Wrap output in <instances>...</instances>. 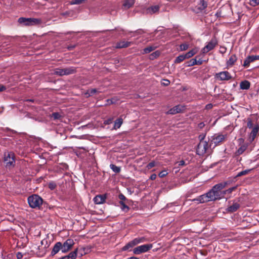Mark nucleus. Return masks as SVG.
I'll list each match as a JSON object with an SVG mask.
<instances>
[{"label":"nucleus","mask_w":259,"mask_h":259,"mask_svg":"<svg viewBox=\"0 0 259 259\" xmlns=\"http://www.w3.org/2000/svg\"><path fill=\"white\" fill-rule=\"evenodd\" d=\"M205 124L203 122H201L198 124V127L200 129L203 128Z\"/></svg>","instance_id":"obj_54"},{"label":"nucleus","mask_w":259,"mask_h":259,"mask_svg":"<svg viewBox=\"0 0 259 259\" xmlns=\"http://www.w3.org/2000/svg\"><path fill=\"white\" fill-rule=\"evenodd\" d=\"M6 90V87L3 85V84H0V92H3L4 91H5Z\"/></svg>","instance_id":"obj_53"},{"label":"nucleus","mask_w":259,"mask_h":259,"mask_svg":"<svg viewBox=\"0 0 259 259\" xmlns=\"http://www.w3.org/2000/svg\"><path fill=\"white\" fill-rule=\"evenodd\" d=\"M250 83L249 81L245 80L240 83V88L242 90H248L250 88Z\"/></svg>","instance_id":"obj_25"},{"label":"nucleus","mask_w":259,"mask_h":259,"mask_svg":"<svg viewBox=\"0 0 259 259\" xmlns=\"http://www.w3.org/2000/svg\"><path fill=\"white\" fill-rule=\"evenodd\" d=\"M240 141H243L242 139H239Z\"/></svg>","instance_id":"obj_62"},{"label":"nucleus","mask_w":259,"mask_h":259,"mask_svg":"<svg viewBox=\"0 0 259 259\" xmlns=\"http://www.w3.org/2000/svg\"><path fill=\"white\" fill-rule=\"evenodd\" d=\"M147 240L146 238L144 237H142L141 238H137L133 240V241L134 242V245H136L138 244H139L140 243H143L145 242Z\"/></svg>","instance_id":"obj_29"},{"label":"nucleus","mask_w":259,"mask_h":259,"mask_svg":"<svg viewBox=\"0 0 259 259\" xmlns=\"http://www.w3.org/2000/svg\"><path fill=\"white\" fill-rule=\"evenodd\" d=\"M135 3V0H124L122 4V8L127 10L132 7Z\"/></svg>","instance_id":"obj_19"},{"label":"nucleus","mask_w":259,"mask_h":259,"mask_svg":"<svg viewBox=\"0 0 259 259\" xmlns=\"http://www.w3.org/2000/svg\"><path fill=\"white\" fill-rule=\"evenodd\" d=\"M199 57L198 56L195 57V58L191 59L190 60L186 62L187 67H191L196 65V58Z\"/></svg>","instance_id":"obj_31"},{"label":"nucleus","mask_w":259,"mask_h":259,"mask_svg":"<svg viewBox=\"0 0 259 259\" xmlns=\"http://www.w3.org/2000/svg\"><path fill=\"white\" fill-rule=\"evenodd\" d=\"M205 137V135H199V139H200V140H203L204 138Z\"/></svg>","instance_id":"obj_58"},{"label":"nucleus","mask_w":259,"mask_h":259,"mask_svg":"<svg viewBox=\"0 0 259 259\" xmlns=\"http://www.w3.org/2000/svg\"><path fill=\"white\" fill-rule=\"evenodd\" d=\"M185 59H186L185 58L184 54L180 55L179 56H178L177 57H176V58L174 60V63L175 64H179V63H181L182 62H183Z\"/></svg>","instance_id":"obj_32"},{"label":"nucleus","mask_w":259,"mask_h":259,"mask_svg":"<svg viewBox=\"0 0 259 259\" xmlns=\"http://www.w3.org/2000/svg\"><path fill=\"white\" fill-rule=\"evenodd\" d=\"M258 132V127H254L253 128L252 131L250 133L249 140L250 142H252L254 140V138L256 136L257 133Z\"/></svg>","instance_id":"obj_27"},{"label":"nucleus","mask_w":259,"mask_h":259,"mask_svg":"<svg viewBox=\"0 0 259 259\" xmlns=\"http://www.w3.org/2000/svg\"><path fill=\"white\" fill-rule=\"evenodd\" d=\"M211 106H212V105H211V104H208V105H206V107H207V108H210Z\"/></svg>","instance_id":"obj_61"},{"label":"nucleus","mask_w":259,"mask_h":259,"mask_svg":"<svg viewBox=\"0 0 259 259\" xmlns=\"http://www.w3.org/2000/svg\"><path fill=\"white\" fill-rule=\"evenodd\" d=\"M74 244V242L72 239H67L64 243L62 244V252L63 253H66L68 252L70 249H71L73 245Z\"/></svg>","instance_id":"obj_11"},{"label":"nucleus","mask_w":259,"mask_h":259,"mask_svg":"<svg viewBox=\"0 0 259 259\" xmlns=\"http://www.w3.org/2000/svg\"><path fill=\"white\" fill-rule=\"evenodd\" d=\"M48 187L51 190H55L56 188L57 184H56L55 182H54L53 181H51V182L49 183V184H48Z\"/></svg>","instance_id":"obj_40"},{"label":"nucleus","mask_w":259,"mask_h":259,"mask_svg":"<svg viewBox=\"0 0 259 259\" xmlns=\"http://www.w3.org/2000/svg\"><path fill=\"white\" fill-rule=\"evenodd\" d=\"M155 162L153 161H151L150 162H149L146 166V167L148 169H150L151 168H152V167H154L155 166Z\"/></svg>","instance_id":"obj_45"},{"label":"nucleus","mask_w":259,"mask_h":259,"mask_svg":"<svg viewBox=\"0 0 259 259\" xmlns=\"http://www.w3.org/2000/svg\"><path fill=\"white\" fill-rule=\"evenodd\" d=\"M107 198V195L106 194L103 195H98L94 198V201L95 204H101L105 202Z\"/></svg>","instance_id":"obj_16"},{"label":"nucleus","mask_w":259,"mask_h":259,"mask_svg":"<svg viewBox=\"0 0 259 259\" xmlns=\"http://www.w3.org/2000/svg\"><path fill=\"white\" fill-rule=\"evenodd\" d=\"M160 7L158 5L152 6L146 9L144 13L146 14L152 15L159 12Z\"/></svg>","instance_id":"obj_15"},{"label":"nucleus","mask_w":259,"mask_h":259,"mask_svg":"<svg viewBox=\"0 0 259 259\" xmlns=\"http://www.w3.org/2000/svg\"><path fill=\"white\" fill-rule=\"evenodd\" d=\"M247 127H248L249 128H251L252 126V122L251 121V120H249L248 122H247Z\"/></svg>","instance_id":"obj_56"},{"label":"nucleus","mask_w":259,"mask_h":259,"mask_svg":"<svg viewBox=\"0 0 259 259\" xmlns=\"http://www.w3.org/2000/svg\"><path fill=\"white\" fill-rule=\"evenodd\" d=\"M62 243L60 242H56L54 245L51 251L50 256H53L59 252L60 250L62 251Z\"/></svg>","instance_id":"obj_17"},{"label":"nucleus","mask_w":259,"mask_h":259,"mask_svg":"<svg viewBox=\"0 0 259 259\" xmlns=\"http://www.w3.org/2000/svg\"><path fill=\"white\" fill-rule=\"evenodd\" d=\"M153 247L152 244H144L138 246L133 249V253L135 254H140L142 253L146 252L151 249Z\"/></svg>","instance_id":"obj_8"},{"label":"nucleus","mask_w":259,"mask_h":259,"mask_svg":"<svg viewBox=\"0 0 259 259\" xmlns=\"http://www.w3.org/2000/svg\"><path fill=\"white\" fill-rule=\"evenodd\" d=\"M77 249L70 252L67 255L62 256L60 259H75L77 256Z\"/></svg>","instance_id":"obj_21"},{"label":"nucleus","mask_w":259,"mask_h":259,"mask_svg":"<svg viewBox=\"0 0 259 259\" xmlns=\"http://www.w3.org/2000/svg\"><path fill=\"white\" fill-rule=\"evenodd\" d=\"M110 167L115 173H119L121 170L120 167L117 166L113 164H111L110 165Z\"/></svg>","instance_id":"obj_36"},{"label":"nucleus","mask_w":259,"mask_h":259,"mask_svg":"<svg viewBox=\"0 0 259 259\" xmlns=\"http://www.w3.org/2000/svg\"><path fill=\"white\" fill-rule=\"evenodd\" d=\"M120 204L121 205V208L122 210H124L125 209H127V210H128L130 208L129 207L125 204V202H123L122 201H120L119 202Z\"/></svg>","instance_id":"obj_41"},{"label":"nucleus","mask_w":259,"mask_h":259,"mask_svg":"<svg viewBox=\"0 0 259 259\" xmlns=\"http://www.w3.org/2000/svg\"><path fill=\"white\" fill-rule=\"evenodd\" d=\"M249 4L253 7L256 6L259 4V0H250Z\"/></svg>","instance_id":"obj_44"},{"label":"nucleus","mask_w":259,"mask_h":259,"mask_svg":"<svg viewBox=\"0 0 259 259\" xmlns=\"http://www.w3.org/2000/svg\"><path fill=\"white\" fill-rule=\"evenodd\" d=\"M134 246H135V245H134V242L132 240V241L129 242L128 243H127L125 246H124L122 248V251L127 250L129 249L130 248L133 247Z\"/></svg>","instance_id":"obj_33"},{"label":"nucleus","mask_w":259,"mask_h":259,"mask_svg":"<svg viewBox=\"0 0 259 259\" xmlns=\"http://www.w3.org/2000/svg\"><path fill=\"white\" fill-rule=\"evenodd\" d=\"M251 169H245L244 170H242L238 173L235 178L241 177L242 176H244L249 174V172L251 171Z\"/></svg>","instance_id":"obj_35"},{"label":"nucleus","mask_w":259,"mask_h":259,"mask_svg":"<svg viewBox=\"0 0 259 259\" xmlns=\"http://www.w3.org/2000/svg\"><path fill=\"white\" fill-rule=\"evenodd\" d=\"M97 90L96 89H92L90 90H89L87 93H85V95L87 97L92 96L97 93Z\"/></svg>","instance_id":"obj_37"},{"label":"nucleus","mask_w":259,"mask_h":259,"mask_svg":"<svg viewBox=\"0 0 259 259\" xmlns=\"http://www.w3.org/2000/svg\"><path fill=\"white\" fill-rule=\"evenodd\" d=\"M170 84V81L168 79H163L162 84L164 86H168Z\"/></svg>","instance_id":"obj_48"},{"label":"nucleus","mask_w":259,"mask_h":259,"mask_svg":"<svg viewBox=\"0 0 259 259\" xmlns=\"http://www.w3.org/2000/svg\"><path fill=\"white\" fill-rule=\"evenodd\" d=\"M132 42L127 41H120L118 42L116 45V48L121 49L125 48L131 46Z\"/></svg>","instance_id":"obj_20"},{"label":"nucleus","mask_w":259,"mask_h":259,"mask_svg":"<svg viewBox=\"0 0 259 259\" xmlns=\"http://www.w3.org/2000/svg\"><path fill=\"white\" fill-rule=\"evenodd\" d=\"M216 15L219 16V14H218V13H217Z\"/></svg>","instance_id":"obj_63"},{"label":"nucleus","mask_w":259,"mask_h":259,"mask_svg":"<svg viewBox=\"0 0 259 259\" xmlns=\"http://www.w3.org/2000/svg\"><path fill=\"white\" fill-rule=\"evenodd\" d=\"M76 72V68L73 66L67 68H57L54 69L53 74L59 76L69 75Z\"/></svg>","instance_id":"obj_3"},{"label":"nucleus","mask_w":259,"mask_h":259,"mask_svg":"<svg viewBox=\"0 0 259 259\" xmlns=\"http://www.w3.org/2000/svg\"><path fill=\"white\" fill-rule=\"evenodd\" d=\"M218 45L217 38L213 37L209 42L202 49L201 52L203 54H206L209 51L213 50Z\"/></svg>","instance_id":"obj_9"},{"label":"nucleus","mask_w":259,"mask_h":259,"mask_svg":"<svg viewBox=\"0 0 259 259\" xmlns=\"http://www.w3.org/2000/svg\"><path fill=\"white\" fill-rule=\"evenodd\" d=\"M167 174L168 173L166 170H162L159 173L158 176L160 178H163L165 176H166Z\"/></svg>","instance_id":"obj_46"},{"label":"nucleus","mask_w":259,"mask_h":259,"mask_svg":"<svg viewBox=\"0 0 259 259\" xmlns=\"http://www.w3.org/2000/svg\"><path fill=\"white\" fill-rule=\"evenodd\" d=\"M237 60V58L236 56L235 55H232L227 62V66L229 67L232 66Z\"/></svg>","instance_id":"obj_24"},{"label":"nucleus","mask_w":259,"mask_h":259,"mask_svg":"<svg viewBox=\"0 0 259 259\" xmlns=\"http://www.w3.org/2000/svg\"><path fill=\"white\" fill-rule=\"evenodd\" d=\"M26 102H34V100L33 99H27L26 100Z\"/></svg>","instance_id":"obj_60"},{"label":"nucleus","mask_w":259,"mask_h":259,"mask_svg":"<svg viewBox=\"0 0 259 259\" xmlns=\"http://www.w3.org/2000/svg\"><path fill=\"white\" fill-rule=\"evenodd\" d=\"M237 188V186L231 187L226 190L216 191L217 193L218 200L221 199L225 197L226 194H231L233 191H235Z\"/></svg>","instance_id":"obj_12"},{"label":"nucleus","mask_w":259,"mask_h":259,"mask_svg":"<svg viewBox=\"0 0 259 259\" xmlns=\"http://www.w3.org/2000/svg\"><path fill=\"white\" fill-rule=\"evenodd\" d=\"M160 55V52L158 51H155L153 53H152L150 55V59L151 60H153L155 58H156L157 57H158Z\"/></svg>","instance_id":"obj_39"},{"label":"nucleus","mask_w":259,"mask_h":259,"mask_svg":"<svg viewBox=\"0 0 259 259\" xmlns=\"http://www.w3.org/2000/svg\"><path fill=\"white\" fill-rule=\"evenodd\" d=\"M189 48V45L188 44H182L180 46V50L186 51Z\"/></svg>","instance_id":"obj_43"},{"label":"nucleus","mask_w":259,"mask_h":259,"mask_svg":"<svg viewBox=\"0 0 259 259\" xmlns=\"http://www.w3.org/2000/svg\"><path fill=\"white\" fill-rule=\"evenodd\" d=\"M254 61L259 60V55H251Z\"/></svg>","instance_id":"obj_57"},{"label":"nucleus","mask_w":259,"mask_h":259,"mask_svg":"<svg viewBox=\"0 0 259 259\" xmlns=\"http://www.w3.org/2000/svg\"><path fill=\"white\" fill-rule=\"evenodd\" d=\"M220 49H221V50H220V52L221 53L224 54L226 52L227 49L226 47H221Z\"/></svg>","instance_id":"obj_51"},{"label":"nucleus","mask_w":259,"mask_h":259,"mask_svg":"<svg viewBox=\"0 0 259 259\" xmlns=\"http://www.w3.org/2000/svg\"><path fill=\"white\" fill-rule=\"evenodd\" d=\"M207 7V3L206 1L204 0H198L195 11L197 13H199L206 9Z\"/></svg>","instance_id":"obj_14"},{"label":"nucleus","mask_w":259,"mask_h":259,"mask_svg":"<svg viewBox=\"0 0 259 259\" xmlns=\"http://www.w3.org/2000/svg\"><path fill=\"white\" fill-rule=\"evenodd\" d=\"M185 109V107L181 105H178L174 106L173 108L170 109L167 112V114H176L177 113H181L183 112Z\"/></svg>","instance_id":"obj_13"},{"label":"nucleus","mask_w":259,"mask_h":259,"mask_svg":"<svg viewBox=\"0 0 259 259\" xmlns=\"http://www.w3.org/2000/svg\"><path fill=\"white\" fill-rule=\"evenodd\" d=\"M113 120V118H109L107 119V120H105L104 123L105 124H110L112 122V121Z\"/></svg>","instance_id":"obj_49"},{"label":"nucleus","mask_w":259,"mask_h":259,"mask_svg":"<svg viewBox=\"0 0 259 259\" xmlns=\"http://www.w3.org/2000/svg\"><path fill=\"white\" fill-rule=\"evenodd\" d=\"M155 49H156L155 47L148 46L143 49V54L149 53L151 52L152 51H153V50H154Z\"/></svg>","instance_id":"obj_34"},{"label":"nucleus","mask_w":259,"mask_h":259,"mask_svg":"<svg viewBox=\"0 0 259 259\" xmlns=\"http://www.w3.org/2000/svg\"><path fill=\"white\" fill-rule=\"evenodd\" d=\"M232 183V181L227 180L225 182L220 183L215 185L213 187L216 191L222 190L224 188H225L227 186L230 185Z\"/></svg>","instance_id":"obj_18"},{"label":"nucleus","mask_w":259,"mask_h":259,"mask_svg":"<svg viewBox=\"0 0 259 259\" xmlns=\"http://www.w3.org/2000/svg\"><path fill=\"white\" fill-rule=\"evenodd\" d=\"M88 0H72L70 2L71 5H79L85 3Z\"/></svg>","instance_id":"obj_38"},{"label":"nucleus","mask_w":259,"mask_h":259,"mask_svg":"<svg viewBox=\"0 0 259 259\" xmlns=\"http://www.w3.org/2000/svg\"><path fill=\"white\" fill-rule=\"evenodd\" d=\"M123 115H121L119 118H118L115 121L114 124V129L116 130L117 128H120L121 125L123 123Z\"/></svg>","instance_id":"obj_22"},{"label":"nucleus","mask_w":259,"mask_h":259,"mask_svg":"<svg viewBox=\"0 0 259 259\" xmlns=\"http://www.w3.org/2000/svg\"><path fill=\"white\" fill-rule=\"evenodd\" d=\"M52 118L54 120L60 119L61 115L58 112H54L52 114Z\"/></svg>","instance_id":"obj_42"},{"label":"nucleus","mask_w":259,"mask_h":259,"mask_svg":"<svg viewBox=\"0 0 259 259\" xmlns=\"http://www.w3.org/2000/svg\"><path fill=\"white\" fill-rule=\"evenodd\" d=\"M227 135L222 134H214L211 137L209 146L214 144V147L220 145L227 140Z\"/></svg>","instance_id":"obj_5"},{"label":"nucleus","mask_w":259,"mask_h":259,"mask_svg":"<svg viewBox=\"0 0 259 259\" xmlns=\"http://www.w3.org/2000/svg\"><path fill=\"white\" fill-rule=\"evenodd\" d=\"M196 53H197V51L195 50L192 49V50H190V51H189L188 52H187V53H186L185 54H184V55L185 56V59H189V58L192 57L195 54H196Z\"/></svg>","instance_id":"obj_30"},{"label":"nucleus","mask_w":259,"mask_h":259,"mask_svg":"<svg viewBox=\"0 0 259 259\" xmlns=\"http://www.w3.org/2000/svg\"><path fill=\"white\" fill-rule=\"evenodd\" d=\"M18 22L25 26H30L39 24L40 20L36 18L21 17L19 18Z\"/></svg>","instance_id":"obj_6"},{"label":"nucleus","mask_w":259,"mask_h":259,"mask_svg":"<svg viewBox=\"0 0 259 259\" xmlns=\"http://www.w3.org/2000/svg\"><path fill=\"white\" fill-rule=\"evenodd\" d=\"M253 62L254 61L252 56H248L244 61L243 66L245 68H247L250 65V64Z\"/></svg>","instance_id":"obj_26"},{"label":"nucleus","mask_w":259,"mask_h":259,"mask_svg":"<svg viewBox=\"0 0 259 259\" xmlns=\"http://www.w3.org/2000/svg\"><path fill=\"white\" fill-rule=\"evenodd\" d=\"M27 201L30 207L39 209L43 203L42 198L37 194H33L27 198Z\"/></svg>","instance_id":"obj_2"},{"label":"nucleus","mask_w":259,"mask_h":259,"mask_svg":"<svg viewBox=\"0 0 259 259\" xmlns=\"http://www.w3.org/2000/svg\"><path fill=\"white\" fill-rule=\"evenodd\" d=\"M157 177V175L155 174H152L150 176V179L151 180H155Z\"/></svg>","instance_id":"obj_55"},{"label":"nucleus","mask_w":259,"mask_h":259,"mask_svg":"<svg viewBox=\"0 0 259 259\" xmlns=\"http://www.w3.org/2000/svg\"><path fill=\"white\" fill-rule=\"evenodd\" d=\"M118 198L120 200V201H122L123 202H124L125 201H126L127 200L125 196L122 193H120L119 194Z\"/></svg>","instance_id":"obj_47"},{"label":"nucleus","mask_w":259,"mask_h":259,"mask_svg":"<svg viewBox=\"0 0 259 259\" xmlns=\"http://www.w3.org/2000/svg\"><path fill=\"white\" fill-rule=\"evenodd\" d=\"M185 164V161L183 160H181L179 162V165H184Z\"/></svg>","instance_id":"obj_59"},{"label":"nucleus","mask_w":259,"mask_h":259,"mask_svg":"<svg viewBox=\"0 0 259 259\" xmlns=\"http://www.w3.org/2000/svg\"><path fill=\"white\" fill-rule=\"evenodd\" d=\"M23 254L20 252H18L16 254V257L18 259H21L23 257Z\"/></svg>","instance_id":"obj_52"},{"label":"nucleus","mask_w":259,"mask_h":259,"mask_svg":"<svg viewBox=\"0 0 259 259\" xmlns=\"http://www.w3.org/2000/svg\"><path fill=\"white\" fill-rule=\"evenodd\" d=\"M203 61L199 57L198 58H196V65H200L203 63Z\"/></svg>","instance_id":"obj_50"},{"label":"nucleus","mask_w":259,"mask_h":259,"mask_svg":"<svg viewBox=\"0 0 259 259\" xmlns=\"http://www.w3.org/2000/svg\"><path fill=\"white\" fill-rule=\"evenodd\" d=\"M216 15L219 16V14H218V13H217Z\"/></svg>","instance_id":"obj_64"},{"label":"nucleus","mask_w":259,"mask_h":259,"mask_svg":"<svg viewBox=\"0 0 259 259\" xmlns=\"http://www.w3.org/2000/svg\"><path fill=\"white\" fill-rule=\"evenodd\" d=\"M240 207V204L238 203H234L232 205L229 206L227 210L228 212H233L237 211Z\"/></svg>","instance_id":"obj_23"},{"label":"nucleus","mask_w":259,"mask_h":259,"mask_svg":"<svg viewBox=\"0 0 259 259\" xmlns=\"http://www.w3.org/2000/svg\"><path fill=\"white\" fill-rule=\"evenodd\" d=\"M208 147V143L207 141L200 140L196 149L197 154L199 155H204L206 152Z\"/></svg>","instance_id":"obj_7"},{"label":"nucleus","mask_w":259,"mask_h":259,"mask_svg":"<svg viewBox=\"0 0 259 259\" xmlns=\"http://www.w3.org/2000/svg\"><path fill=\"white\" fill-rule=\"evenodd\" d=\"M214 77L217 80L224 81L230 80L232 76L229 72L225 71L216 73Z\"/></svg>","instance_id":"obj_10"},{"label":"nucleus","mask_w":259,"mask_h":259,"mask_svg":"<svg viewBox=\"0 0 259 259\" xmlns=\"http://www.w3.org/2000/svg\"><path fill=\"white\" fill-rule=\"evenodd\" d=\"M216 200H218L217 193L213 186L207 193L198 196L194 199L193 201H197L198 203H202Z\"/></svg>","instance_id":"obj_1"},{"label":"nucleus","mask_w":259,"mask_h":259,"mask_svg":"<svg viewBox=\"0 0 259 259\" xmlns=\"http://www.w3.org/2000/svg\"><path fill=\"white\" fill-rule=\"evenodd\" d=\"M4 162L7 168H10L15 165V156L13 152H5L4 154Z\"/></svg>","instance_id":"obj_4"},{"label":"nucleus","mask_w":259,"mask_h":259,"mask_svg":"<svg viewBox=\"0 0 259 259\" xmlns=\"http://www.w3.org/2000/svg\"><path fill=\"white\" fill-rule=\"evenodd\" d=\"M247 147V146L245 144H243L242 145H241L236 151V155H240L242 154L246 150Z\"/></svg>","instance_id":"obj_28"}]
</instances>
